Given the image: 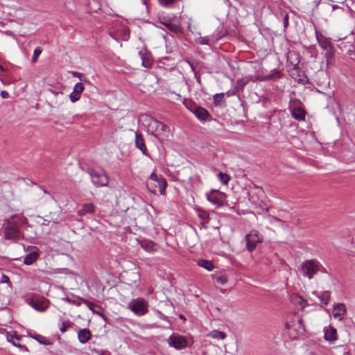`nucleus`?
<instances>
[{
	"mask_svg": "<svg viewBox=\"0 0 355 355\" xmlns=\"http://www.w3.org/2000/svg\"><path fill=\"white\" fill-rule=\"evenodd\" d=\"M178 0H157L158 3L166 8H171Z\"/></svg>",
	"mask_w": 355,
	"mask_h": 355,
	"instance_id": "obj_34",
	"label": "nucleus"
},
{
	"mask_svg": "<svg viewBox=\"0 0 355 355\" xmlns=\"http://www.w3.org/2000/svg\"><path fill=\"white\" fill-rule=\"evenodd\" d=\"M84 91V86L81 83H76L73 89V92L69 95V99L71 102L75 103L78 101L80 98V95Z\"/></svg>",
	"mask_w": 355,
	"mask_h": 355,
	"instance_id": "obj_12",
	"label": "nucleus"
},
{
	"mask_svg": "<svg viewBox=\"0 0 355 355\" xmlns=\"http://www.w3.org/2000/svg\"><path fill=\"white\" fill-rule=\"evenodd\" d=\"M141 120L146 132L156 138L164 135L167 131V127L165 125L149 116L145 115Z\"/></svg>",
	"mask_w": 355,
	"mask_h": 355,
	"instance_id": "obj_2",
	"label": "nucleus"
},
{
	"mask_svg": "<svg viewBox=\"0 0 355 355\" xmlns=\"http://www.w3.org/2000/svg\"><path fill=\"white\" fill-rule=\"evenodd\" d=\"M166 342L169 347H173L177 350L185 349L191 344L190 339L177 334L171 335L166 340Z\"/></svg>",
	"mask_w": 355,
	"mask_h": 355,
	"instance_id": "obj_4",
	"label": "nucleus"
},
{
	"mask_svg": "<svg viewBox=\"0 0 355 355\" xmlns=\"http://www.w3.org/2000/svg\"><path fill=\"white\" fill-rule=\"evenodd\" d=\"M70 322L69 320H62L60 327V331L62 333H64L68 327H69Z\"/></svg>",
	"mask_w": 355,
	"mask_h": 355,
	"instance_id": "obj_38",
	"label": "nucleus"
},
{
	"mask_svg": "<svg viewBox=\"0 0 355 355\" xmlns=\"http://www.w3.org/2000/svg\"><path fill=\"white\" fill-rule=\"evenodd\" d=\"M315 36L319 46L321 47L322 49H323L325 51L324 56L327 58V61H329V60L334 56L333 46L331 42H330L329 38L325 37L316 28Z\"/></svg>",
	"mask_w": 355,
	"mask_h": 355,
	"instance_id": "obj_5",
	"label": "nucleus"
},
{
	"mask_svg": "<svg viewBox=\"0 0 355 355\" xmlns=\"http://www.w3.org/2000/svg\"><path fill=\"white\" fill-rule=\"evenodd\" d=\"M207 336L214 339L220 340H224L227 337V335L224 331H221L219 330H213L211 332H209Z\"/></svg>",
	"mask_w": 355,
	"mask_h": 355,
	"instance_id": "obj_27",
	"label": "nucleus"
},
{
	"mask_svg": "<svg viewBox=\"0 0 355 355\" xmlns=\"http://www.w3.org/2000/svg\"><path fill=\"white\" fill-rule=\"evenodd\" d=\"M38 257V254L37 252H31L29 253L28 255H26L24 259V263L26 265H31L32 264L34 261H36V259H37Z\"/></svg>",
	"mask_w": 355,
	"mask_h": 355,
	"instance_id": "obj_30",
	"label": "nucleus"
},
{
	"mask_svg": "<svg viewBox=\"0 0 355 355\" xmlns=\"http://www.w3.org/2000/svg\"><path fill=\"white\" fill-rule=\"evenodd\" d=\"M139 55L142 60V65L146 68H150L151 67L152 62L150 58L149 53L146 51V49H144L139 51Z\"/></svg>",
	"mask_w": 355,
	"mask_h": 355,
	"instance_id": "obj_21",
	"label": "nucleus"
},
{
	"mask_svg": "<svg viewBox=\"0 0 355 355\" xmlns=\"http://www.w3.org/2000/svg\"><path fill=\"white\" fill-rule=\"evenodd\" d=\"M321 266L319 265L318 262L312 260V276L318 271L321 270Z\"/></svg>",
	"mask_w": 355,
	"mask_h": 355,
	"instance_id": "obj_41",
	"label": "nucleus"
},
{
	"mask_svg": "<svg viewBox=\"0 0 355 355\" xmlns=\"http://www.w3.org/2000/svg\"><path fill=\"white\" fill-rule=\"evenodd\" d=\"M197 264L200 267H202V268L207 270L208 271H211L214 268L212 261H211L209 260L201 259L198 260Z\"/></svg>",
	"mask_w": 355,
	"mask_h": 355,
	"instance_id": "obj_26",
	"label": "nucleus"
},
{
	"mask_svg": "<svg viewBox=\"0 0 355 355\" xmlns=\"http://www.w3.org/2000/svg\"><path fill=\"white\" fill-rule=\"evenodd\" d=\"M198 216L200 218H201L204 223L209 222V214L204 210H198Z\"/></svg>",
	"mask_w": 355,
	"mask_h": 355,
	"instance_id": "obj_37",
	"label": "nucleus"
},
{
	"mask_svg": "<svg viewBox=\"0 0 355 355\" xmlns=\"http://www.w3.org/2000/svg\"><path fill=\"white\" fill-rule=\"evenodd\" d=\"M92 337L91 331L88 329H80L78 333L79 341L84 344L86 343Z\"/></svg>",
	"mask_w": 355,
	"mask_h": 355,
	"instance_id": "obj_20",
	"label": "nucleus"
},
{
	"mask_svg": "<svg viewBox=\"0 0 355 355\" xmlns=\"http://www.w3.org/2000/svg\"><path fill=\"white\" fill-rule=\"evenodd\" d=\"M315 82L320 87H327L329 84L327 73L324 71H320L315 73Z\"/></svg>",
	"mask_w": 355,
	"mask_h": 355,
	"instance_id": "obj_18",
	"label": "nucleus"
},
{
	"mask_svg": "<svg viewBox=\"0 0 355 355\" xmlns=\"http://www.w3.org/2000/svg\"><path fill=\"white\" fill-rule=\"evenodd\" d=\"M55 100L54 101V105L55 107H58V106L61 105L62 104H63L64 101H66V98H65L63 92H62V98H60L59 97H55Z\"/></svg>",
	"mask_w": 355,
	"mask_h": 355,
	"instance_id": "obj_42",
	"label": "nucleus"
},
{
	"mask_svg": "<svg viewBox=\"0 0 355 355\" xmlns=\"http://www.w3.org/2000/svg\"><path fill=\"white\" fill-rule=\"evenodd\" d=\"M110 35L116 41L119 40L127 41L130 37V31L125 26L119 25L115 31L110 33Z\"/></svg>",
	"mask_w": 355,
	"mask_h": 355,
	"instance_id": "obj_10",
	"label": "nucleus"
},
{
	"mask_svg": "<svg viewBox=\"0 0 355 355\" xmlns=\"http://www.w3.org/2000/svg\"><path fill=\"white\" fill-rule=\"evenodd\" d=\"M324 339L329 343H333L337 340V330L335 327L329 325L324 329Z\"/></svg>",
	"mask_w": 355,
	"mask_h": 355,
	"instance_id": "obj_14",
	"label": "nucleus"
},
{
	"mask_svg": "<svg viewBox=\"0 0 355 355\" xmlns=\"http://www.w3.org/2000/svg\"><path fill=\"white\" fill-rule=\"evenodd\" d=\"M193 114L196 116V118L201 121H205L207 120H209V119L211 117L209 112L206 109L200 106H198L197 109L195 110Z\"/></svg>",
	"mask_w": 355,
	"mask_h": 355,
	"instance_id": "obj_19",
	"label": "nucleus"
},
{
	"mask_svg": "<svg viewBox=\"0 0 355 355\" xmlns=\"http://www.w3.org/2000/svg\"><path fill=\"white\" fill-rule=\"evenodd\" d=\"M14 346H15V347H18V348H19L21 349H26V350H27V348L25 346H24V345H21V344H19L18 343H14Z\"/></svg>",
	"mask_w": 355,
	"mask_h": 355,
	"instance_id": "obj_52",
	"label": "nucleus"
},
{
	"mask_svg": "<svg viewBox=\"0 0 355 355\" xmlns=\"http://www.w3.org/2000/svg\"><path fill=\"white\" fill-rule=\"evenodd\" d=\"M146 186H147L148 189L150 192H152V193H155L156 192V187H157V186L155 184H154L153 182L148 181L147 183H146Z\"/></svg>",
	"mask_w": 355,
	"mask_h": 355,
	"instance_id": "obj_46",
	"label": "nucleus"
},
{
	"mask_svg": "<svg viewBox=\"0 0 355 355\" xmlns=\"http://www.w3.org/2000/svg\"><path fill=\"white\" fill-rule=\"evenodd\" d=\"M135 146L141 151L143 155L148 156L144 139L142 135L138 132H135Z\"/></svg>",
	"mask_w": 355,
	"mask_h": 355,
	"instance_id": "obj_17",
	"label": "nucleus"
},
{
	"mask_svg": "<svg viewBox=\"0 0 355 355\" xmlns=\"http://www.w3.org/2000/svg\"><path fill=\"white\" fill-rule=\"evenodd\" d=\"M198 42L200 44H209V40L207 37H201L198 39Z\"/></svg>",
	"mask_w": 355,
	"mask_h": 355,
	"instance_id": "obj_48",
	"label": "nucleus"
},
{
	"mask_svg": "<svg viewBox=\"0 0 355 355\" xmlns=\"http://www.w3.org/2000/svg\"><path fill=\"white\" fill-rule=\"evenodd\" d=\"M162 175H157L155 173H152L150 174V178H149V181L150 182H157L159 178H162Z\"/></svg>",
	"mask_w": 355,
	"mask_h": 355,
	"instance_id": "obj_47",
	"label": "nucleus"
},
{
	"mask_svg": "<svg viewBox=\"0 0 355 355\" xmlns=\"http://www.w3.org/2000/svg\"><path fill=\"white\" fill-rule=\"evenodd\" d=\"M1 283H8L9 277L6 275H2L1 278Z\"/></svg>",
	"mask_w": 355,
	"mask_h": 355,
	"instance_id": "obj_50",
	"label": "nucleus"
},
{
	"mask_svg": "<svg viewBox=\"0 0 355 355\" xmlns=\"http://www.w3.org/2000/svg\"><path fill=\"white\" fill-rule=\"evenodd\" d=\"M41 189H42L44 193H47V191L46 189H44V188L41 187Z\"/></svg>",
	"mask_w": 355,
	"mask_h": 355,
	"instance_id": "obj_64",
	"label": "nucleus"
},
{
	"mask_svg": "<svg viewBox=\"0 0 355 355\" xmlns=\"http://www.w3.org/2000/svg\"><path fill=\"white\" fill-rule=\"evenodd\" d=\"M189 64H190V66H191V67L192 71H193L194 73H195V72H196V71H195V68H194L193 65L191 63H189Z\"/></svg>",
	"mask_w": 355,
	"mask_h": 355,
	"instance_id": "obj_59",
	"label": "nucleus"
},
{
	"mask_svg": "<svg viewBox=\"0 0 355 355\" xmlns=\"http://www.w3.org/2000/svg\"><path fill=\"white\" fill-rule=\"evenodd\" d=\"M6 222L8 224L12 225L18 228L20 225L26 224L27 219L22 215L14 214L7 219Z\"/></svg>",
	"mask_w": 355,
	"mask_h": 355,
	"instance_id": "obj_13",
	"label": "nucleus"
},
{
	"mask_svg": "<svg viewBox=\"0 0 355 355\" xmlns=\"http://www.w3.org/2000/svg\"><path fill=\"white\" fill-rule=\"evenodd\" d=\"M161 17H162V21H168V20H167L166 19H165L164 17H163L162 15H161Z\"/></svg>",
	"mask_w": 355,
	"mask_h": 355,
	"instance_id": "obj_60",
	"label": "nucleus"
},
{
	"mask_svg": "<svg viewBox=\"0 0 355 355\" xmlns=\"http://www.w3.org/2000/svg\"><path fill=\"white\" fill-rule=\"evenodd\" d=\"M216 281L220 285H224L227 282V277L225 275H220L216 278Z\"/></svg>",
	"mask_w": 355,
	"mask_h": 355,
	"instance_id": "obj_39",
	"label": "nucleus"
},
{
	"mask_svg": "<svg viewBox=\"0 0 355 355\" xmlns=\"http://www.w3.org/2000/svg\"><path fill=\"white\" fill-rule=\"evenodd\" d=\"M182 103L192 113H194L195 110L198 107V105H197L191 99L184 98Z\"/></svg>",
	"mask_w": 355,
	"mask_h": 355,
	"instance_id": "obj_29",
	"label": "nucleus"
},
{
	"mask_svg": "<svg viewBox=\"0 0 355 355\" xmlns=\"http://www.w3.org/2000/svg\"><path fill=\"white\" fill-rule=\"evenodd\" d=\"M94 211H95V207L93 204H92V203L84 204L83 205L81 209H80L78 211V216H83L87 214H92L94 212Z\"/></svg>",
	"mask_w": 355,
	"mask_h": 355,
	"instance_id": "obj_23",
	"label": "nucleus"
},
{
	"mask_svg": "<svg viewBox=\"0 0 355 355\" xmlns=\"http://www.w3.org/2000/svg\"><path fill=\"white\" fill-rule=\"evenodd\" d=\"M195 77L196 78L198 83L200 84L201 83L200 78L197 72H195Z\"/></svg>",
	"mask_w": 355,
	"mask_h": 355,
	"instance_id": "obj_55",
	"label": "nucleus"
},
{
	"mask_svg": "<svg viewBox=\"0 0 355 355\" xmlns=\"http://www.w3.org/2000/svg\"><path fill=\"white\" fill-rule=\"evenodd\" d=\"M224 96V94L223 93H218V94H216L214 96V103L215 104H218L220 101H221L222 98H223Z\"/></svg>",
	"mask_w": 355,
	"mask_h": 355,
	"instance_id": "obj_45",
	"label": "nucleus"
},
{
	"mask_svg": "<svg viewBox=\"0 0 355 355\" xmlns=\"http://www.w3.org/2000/svg\"><path fill=\"white\" fill-rule=\"evenodd\" d=\"M343 355H351V354L349 352H346L343 354Z\"/></svg>",
	"mask_w": 355,
	"mask_h": 355,
	"instance_id": "obj_63",
	"label": "nucleus"
},
{
	"mask_svg": "<svg viewBox=\"0 0 355 355\" xmlns=\"http://www.w3.org/2000/svg\"><path fill=\"white\" fill-rule=\"evenodd\" d=\"M6 339L9 343H11L13 345L20 340V336H18L16 331H12L6 333Z\"/></svg>",
	"mask_w": 355,
	"mask_h": 355,
	"instance_id": "obj_28",
	"label": "nucleus"
},
{
	"mask_svg": "<svg viewBox=\"0 0 355 355\" xmlns=\"http://www.w3.org/2000/svg\"><path fill=\"white\" fill-rule=\"evenodd\" d=\"M293 116L297 120H303L304 119V111L300 107L295 108L293 110Z\"/></svg>",
	"mask_w": 355,
	"mask_h": 355,
	"instance_id": "obj_31",
	"label": "nucleus"
},
{
	"mask_svg": "<svg viewBox=\"0 0 355 355\" xmlns=\"http://www.w3.org/2000/svg\"><path fill=\"white\" fill-rule=\"evenodd\" d=\"M97 353L98 355H110V353L107 351H98Z\"/></svg>",
	"mask_w": 355,
	"mask_h": 355,
	"instance_id": "obj_54",
	"label": "nucleus"
},
{
	"mask_svg": "<svg viewBox=\"0 0 355 355\" xmlns=\"http://www.w3.org/2000/svg\"><path fill=\"white\" fill-rule=\"evenodd\" d=\"M225 3L226 5L228 6V7H230L231 6V3L230 1V0H225Z\"/></svg>",
	"mask_w": 355,
	"mask_h": 355,
	"instance_id": "obj_58",
	"label": "nucleus"
},
{
	"mask_svg": "<svg viewBox=\"0 0 355 355\" xmlns=\"http://www.w3.org/2000/svg\"><path fill=\"white\" fill-rule=\"evenodd\" d=\"M327 1L328 0H315V3L316 4L315 6L318 7L319 6V4H320V3L321 4L326 3L328 6H331L332 10H334L336 8H338V6L336 5H331V4L328 3Z\"/></svg>",
	"mask_w": 355,
	"mask_h": 355,
	"instance_id": "obj_44",
	"label": "nucleus"
},
{
	"mask_svg": "<svg viewBox=\"0 0 355 355\" xmlns=\"http://www.w3.org/2000/svg\"><path fill=\"white\" fill-rule=\"evenodd\" d=\"M140 246L141 248H142L144 250L148 252H153L156 250L155 244L151 241H141Z\"/></svg>",
	"mask_w": 355,
	"mask_h": 355,
	"instance_id": "obj_24",
	"label": "nucleus"
},
{
	"mask_svg": "<svg viewBox=\"0 0 355 355\" xmlns=\"http://www.w3.org/2000/svg\"><path fill=\"white\" fill-rule=\"evenodd\" d=\"M41 53H42V49L40 47H37L34 50L33 56L32 58L33 62H35L37 60V58H38L39 55L41 54Z\"/></svg>",
	"mask_w": 355,
	"mask_h": 355,
	"instance_id": "obj_40",
	"label": "nucleus"
},
{
	"mask_svg": "<svg viewBox=\"0 0 355 355\" xmlns=\"http://www.w3.org/2000/svg\"><path fill=\"white\" fill-rule=\"evenodd\" d=\"M245 241L247 249L252 252L256 248L258 243L262 242L263 236L258 231L252 230L245 236Z\"/></svg>",
	"mask_w": 355,
	"mask_h": 355,
	"instance_id": "obj_6",
	"label": "nucleus"
},
{
	"mask_svg": "<svg viewBox=\"0 0 355 355\" xmlns=\"http://www.w3.org/2000/svg\"><path fill=\"white\" fill-rule=\"evenodd\" d=\"M320 301L321 304L324 305H327L329 303L330 299V293L329 291H324L322 294H318L316 292H313Z\"/></svg>",
	"mask_w": 355,
	"mask_h": 355,
	"instance_id": "obj_25",
	"label": "nucleus"
},
{
	"mask_svg": "<svg viewBox=\"0 0 355 355\" xmlns=\"http://www.w3.org/2000/svg\"><path fill=\"white\" fill-rule=\"evenodd\" d=\"M315 91L318 93H323V92L320 91L319 89L318 88H315Z\"/></svg>",
	"mask_w": 355,
	"mask_h": 355,
	"instance_id": "obj_61",
	"label": "nucleus"
},
{
	"mask_svg": "<svg viewBox=\"0 0 355 355\" xmlns=\"http://www.w3.org/2000/svg\"><path fill=\"white\" fill-rule=\"evenodd\" d=\"M288 17H286L284 18V27H286V26H288Z\"/></svg>",
	"mask_w": 355,
	"mask_h": 355,
	"instance_id": "obj_57",
	"label": "nucleus"
},
{
	"mask_svg": "<svg viewBox=\"0 0 355 355\" xmlns=\"http://www.w3.org/2000/svg\"><path fill=\"white\" fill-rule=\"evenodd\" d=\"M28 304L34 309L43 312L49 307V301L43 297H35L28 300Z\"/></svg>",
	"mask_w": 355,
	"mask_h": 355,
	"instance_id": "obj_9",
	"label": "nucleus"
},
{
	"mask_svg": "<svg viewBox=\"0 0 355 355\" xmlns=\"http://www.w3.org/2000/svg\"><path fill=\"white\" fill-rule=\"evenodd\" d=\"M305 331L302 318L295 313H291L286 318L284 336L291 340L297 339Z\"/></svg>",
	"mask_w": 355,
	"mask_h": 355,
	"instance_id": "obj_1",
	"label": "nucleus"
},
{
	"mask_svg": "<svg viewBox=\"0 0 355 355\" xmlns=\"http://www.w3.org/2000/svg\"><path fill=\"white\" fill-rule=\"evenodd\" d=\"M291 302L300 309H304L307 305V301L301 295L294 293L291 295Z\"/></svg>",
	"mask_w": 355,
	"mask_h": 355,
	"instance_id": "obj_15",
	"label": "nucleus"
},
{
	"mask_svg": "<svg viewBox=\"0 0 355 355\" xmlns=\"http://www.w3.org/2000/svg\"><path fill=\"white\" fill-rule=\"evenodd\" d=\"M73 76L75 77H78L80 79L81 78V73L78 72H73Z\"/></svg>",
	"mask_w": 355,
	"mask_h": 355,
	"instance_id": "obj_56",
	"label": "nucleus"
},
{
	"mask_svg": "<svg viewBox=\"0 0 355 355\" xmlns=\"http://www.w3.org/2000/svg\"><path fill=\"white\" fill-rule=\"evenodd\" d=\"M302 271L306 277L311 279V261H307L303 264Z\"/></svg>",
	"mask_w": 355,
	"mask_h": 355,
	"instance_id": "obj_33",
	"label": "nucleus"
},
{
	"mask_svg": "<svg viewBox=\"0 0 355 355\" xmlns=\"http://www.w3.org/2000/svg\"><path fill=\"white\" fill-rule=\"evenodd\" d=\"M29 336H30L31 338H34V339H35V340H38L39 342H41V341H40V338H42V336H39V335L33 336V335H31V334H29Z\"/></svg>",
	"mask_w": 355,
	"mask_h": 355,
	"instance_id": "obj_53",
	"label": "nucleus"
},
{
	"mask_svg": "<svg viewBox=\"0 0 355 355\" xmlns=\"http://www.w3.org/2000/svg\"><path fill=\"white\" fill-rule=\"evenodd\" d=\"M207 199L213 205L220 207L225 200V194L218 190L212 189L206 193Z\"/></svg>",
	"mask_w": 355,
	"mask_h": 355,
	"instance_id": "obj_8",
	"label": "nucleus"
},
{
	"mask_svg": "<svg viewBox=\"0 0 355 355\" xmlns=\"http://www.w3.org/2000/svg\"><path fill=\"white\" fill-rule=\"evenodd\" d=\"M88 173L90 175L93 184L96 187H104L107 184L108 179L104 173L89 168L88 169Z\"/></svg>",
	"mask_w": 355,
	"mask_h": 355,
	"instance_id": "obj_7",
	"label": "nucleus"
},
{
	"mask_svg": "<svg viewBox=\"0 0 355 355\" xmlns=\"http://www.w3.org/2000/svg\"><path fill=\"white\" fill-rule=\"evenodd\" d=\"M83 302L92 311H94L93 307L94 306V304L92 302H90L89 301H87L86 300H83Z\"/></svg>",
	"mask_w": 355,
	"mask_h": 355,
	"instance_id": "obj_49",
	"label": "nucleus"
},
{
	"mask_svg": "<svg viewBox=\"0 0 355 355\" xmlns=\"http://www.w3.org/2000/svg\"><path fill=\"white\" fill-rule=\"evenodd\" d=\"M21 237V234L17 227L6 223L4 229V238L6 239L17 241Z\"/></svg>",
	"mask_w": 355,
	"mask_h": 355,
	"instance_id": "obj_11",
	"label": "nucleus"
},
{
	"mask_svg": "<svg viewBox=\"0 0 355 355\" xmlns=\"http://www.w3.org/2000/svg\"><path fill=\"white\" fill-rule=\"evenodd\" d=\"M49 92H51L54 97H59L60 98H62V91L54 89H49Z\"/></svg>",
	"mask_w": 355,
	"mask_h": 355,
	"instance_id": "obj_43",
	"label": "nucleus"
},
{
	"mask_svg": "<svg viewBox=\"0 0 355 355\" xmlns=\"http://www.w3.org/2000/svg\"><path fill=\"white\" fill-rule=\"evenodd\" d=\"M282 73L279 71H275L271 74L265 76L261 80H275L281 78Z\"/></svg>",
	"mask_w": 355,
	"mask_h": 355,
	"instance_id": "obj_35",
	"label": "nucleus"
},
{
	"mask_svg": "<svg viewBox=\"0 0 355 355\" xmlns=\"http://www.w3.org/2000/svg\"><path fill=\"white\" fill-rule=\"evenodd\" d=\"M156 183L157 184L159 193L162 195H164L165 193L166 187L167 186L166 180L162 177V178H159V180Z\"/></svg>",
	"mask_w": 355,
	"mask_h": 355,
	"instance_id": "obj_32",
	"label": "nucleus"
},
{
	"mask_svg": "<svg viewBox=\"0 0 355 355\" xmlns=\"http://www.w3.org/2000/svg\"><path fill=\"white\" fill-rule=\"evenodd\" d=\"M346 311L345 305L343 303H339L333 307L332 314L335 318H338L340 320L343 319Z\"/></svg>",
	"mask_w": 355,
	"mask_h": 355,
	"instance_id": "obj_16",
	"label": "nucleus"
},
{
	"mask_svg": "<svg viewBox=\"0 0 355 355\" xmlns=\"http://www.w3.org/2000/svg\"><path fill=\"white\" fill-rule=\"evenodd\" d=\"M65 301L68 302H71V300L69 298V297H66L64 299Z\"/></svg>",
	"mask_w": 355,
	"mask_h": 355,
	"instance_id": "obj_62",
	"label": "nucleus"
},
{
	"mask_svg": "<svg viewBox=\"0 0 355 355\" xmlns=\"http://www.w3.org/2000/svg\"><path fill=\"white\" fill-rule=\"evenodd\" d=\"M218 177L220 181L223 184H227L229 182V181L230 180V176L228 174L224 173L222 172H220L218 173Z\"/></svg>",
	"mask_w": 355,
	"mask_h": 355,
	"instance_id": "obj_36",
	"label": "nucleus"
},
{
	"mask_svg": "<svg viewBox=\"0 0 355 355\" xmlns=\"http://www.w3.org/2000/svg\"><path fill=\"white\" fill-rule=\"evenodd\" d=\"M159 21L161 24H162L169 31L174 32V33H178L180 31V27L179 25L173 24L170 21H162L161 15H158Z\"/></svg>",
	"mask_w": 355,
	"mask_h": 355,
	"instance_id": "obj_22",
	"label": "nucleus"
},
{
	"mask_svg": "<svg viewBox=\"0 0 355 355\" xmlns=\"http://www.w3.org/2000/svg\"><path fill=\"white\" fill-rule=\"evenodd\" d=\"M128 308L136 315L141 316L148 311V304L144 298L133 299L128 304Z\"/></svg>",
	"mask_w": 355,
	"mask_h": 355,
	"instance_id": "obj_3",
	"label": "nucleus"
},
{
	"mask_svg": "<svg viewBox=\"0 0 355 355\" xmlns=\"http://www.w3.org/2000/svg\"><path fill=\"white\" fill-rule=\"evenodd\" d=\"M1 96L3 98H8L9 97V94L6 91H1Z\"/></svg>",
	"mask_w": 355,
	"mask_h": 355,
	"instance_id": "obj_51",
	"label": "nucleus"
}]
</instances>
